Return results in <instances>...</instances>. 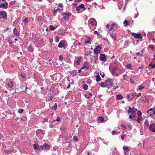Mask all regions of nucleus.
<instances>
[{
    "label": "nucleus",
    "instance_id": "62",
    "mask_svg": "<svg viewBox=\"0 0 155 155\" xmlns=\"http://www.w3.org/2000/svg\"><path fill=\"white\" fill-rule=\"evenodd\" d=\"M125 155H128V151H125L124 153Z\"/></svg>",
    "mask_w": 155,
    "mask_h": 155
},
{
    "label": "nucleus",
    "instance_id": "26",
    "mask_svg": "<svg viewBox=\"0 0 155 155\" xmlns=\"http://www.w3.org/2000/svg\"><path fill=\"white\" fill-rule=\"evenodd\" d=\"M153 60H155V58H153ZM149 66L151 68V69H153V68H155V62L154 63V64L153 65L151 64H149Z\"/></svg>",
    "mask_w": 155,
    "mask_h": 155
},
{
    "label": "nucleus",
    "instance_id": "28",
    "mask_svg": "<svg viewBox=\"0 0 155 155\" xmlns=\"http://www.w3.org/2000/svg\"><path fill=\"white\" fill-rule=\"evenodd\" d=\"M83 89L85 90H87L88 89V85L86 84H84L83 86Z\"/></svg>",
    "mask_w": 155,
    "mask_h": 155
},
{
    "label": "nucleus",
    "instance_id": "42",
    "mask_svg": "<svg viewBox=\"0 0 155 155\" xmlns=\"http://www.w3.org/2000/svg\"><path fill=\"white\" fill-rule=\"evenodd\" d=\"M80 9L78 7L77 8H76V10L77 11V12L78 13H80L81 12H82L83 11H81V12L80 11Z\"/></svg>",
    "mask_w": 155,
    "mask_h": 155
},
{
    "label": "nucleus",
    "instance_id": "64",
    "mask_svg": "<svg viewBox=\"0 0 155 155\" xmlns=\"http://www.w3.org/2000/svg\"><path fill=\"white\" fill-rule=\"evenodd\" d=\"M116 132L114 131H112V134L113 135H114L115 134Z\"/></svg>",
    "mask_w": 155,
    "mask_h": 155
},
{
    "label": "nucleus",
    "instance_id": "40",
    "mask_svg": "<svg viewBox=\"0 0 155 155\" xmlns=\"http://www.w3.org/2000/svg\"><path fill=\"white\" fill-rule=\"evenodd\" d=\"M100 74L102 78H104V77L105 74L103 72H100Z\"/></svg>",
    "mask_w": 155,
    "mask_h": 155
},
{
    "label": "nucleus",
    "instance_id": "17",
    "mask_svg": "<svg viewBox=\"0 0 155 155\" xmlns=\"http://www.w3.org/2000/svg\"><path fill=\"white\" fill-rule=\"evenodd\" d=\"M96 75L95 76L96 80L98 82L101 80V79L99 74L96 73Z\"/></svg>",
    "mask_w": 155,
    "mask_h": 155
},
{
    "label": "nucleus",
    "instance_id": "31",
    "mask_svg": "<svg viewBox=\"0 0 155 155\" xmlns=\"http://www.w3.org/2000/svg\"><path fill=\"white\" fill-rule=\"evenodd\" d=\"M110 36L111 38H113L115 40H116L117 38L115 35H114L113 34H111Z\"/></svg>",
    "mask_w": 155,
    "mask_h": 155
},
{
    "label": "nucleus",
    "instance_id": "57",
    "mask_svg": "<svg viewBox=\"0 0 155 155\" xmlns=\"http://www.w3.org/2000/svg\"><path fill=\"white\" fill-rule=\"evenodd\" d=\"M130 81L131 82V83H134V80H133V79L131 78L130 79Z\"/></svg>",
    "mask_w": 155,
    "mask_h": 155
},
{
    "label": "nucleus",
    "instance_id": "6",
    "mask_svg": "<svg viewBox=\"0 0 155 155\" xmlns=\"http://www.w3.org/2000/svg\"><path fill=\"white\" fill-rule=\"evenodd\" d=\"M7 17V14L5 11L0 12V19H5Z\"/></svg>",
    "mask_w": 155,
    "mask_h": 155
},
{
    "label": "nucleus",
    "instance_id": "46",
    "mask_svg": "<svg viewBox=\"0 0 155 155\" xmlns=\"http://www.w3.org/2000/svg\"><path fill=\"white\" fill-rule=\"evenodd\" d=\"M154 109V108H150V109H149L147 111V113H149V111H153Z\"/></svg>",
    "mask_w": 155,
    "mask_h": 155
},
{
    "label": "nucleus",
    "instance_id": "44",
    "mask_svg": "<svg viewBox=\"0 0 155 155\" xmlns=\"http://www.w3.org/2000/svg\"><path fill=\"white\" fill-rule=\"evenodd\" d=\"M154 45H149V47L150 48H151L152 50H153L154 48Z\"/></svg>",
    "mask_w": 155,
    "mask_h": 155
},
{
    "label": "nucleus",
    "instance_id": "29",
    "mask_svg": "<svg viewBox=\"0 0 155 155\" xmlns=\"http://www.w3.org/2000/svg\"><path fill=\"white\" fill-rule=\"evenodd\" d=\"M123 23L124 26H126L129 25V21L125 20L124 21Z\"/></svg>",
    "mask_w": 155,
    "mask_h": 155
},
{
    "label": "nucleus",
    "instance_id": "43",
    "mask_svg": "<svg viewBox=\"0 0 155 155\" xmlns=\"http://www.w3.org/2000/svg\"><path fill=\"white\" fill-rule=\"evenodd\" d=\"M144 124L145 125L147 126H148L149 125V123L148 120H145Z\"/></svg>",
    "mask_w": 155,
    "mask_h": 155
},
{
    "label": "nucleus",
    "instance_id": "33",
    "mask_svg": "<svg viewBox=\"0 0 155 155\" xmlns=\"http://www.w3.org/2000/svg\"><path fill=\"white\" fill-rule=\"evenodd\" d=\"M20 75L24 78H25L26 77V74L24 73H21Z\"/></svg>",
    "mask_w": 155,
    "mask_h": 155
},
{
    "label": "nucleus",
    "instance_id": "21",
    "mask_svg": "<svg viewBox=\"0 0 155 155\" xmlns=\"http://www.w3.org/2000/svg\"><path fill=\"white\" fill-rule=\"evenodd\" d=\"M78 7L79 8H80V9H83V10H82L83 11H84L85 10V8L84 7V5L83 4H82L81 5H79L78 6Z\"/></svg>",
    "mask_w": 155,
    "mask_h": 155
},
{
    "label": "nucleus",
    "instance_id": "58",
    "mask_svg": "<svg viewBox=\"0 0 155 155\" xmlns=\"http://www.w3.org/2000/svg\"><path fill=\"white\" fill-rule=\"evenodd\" d=\"M121 126H122L123 129H126V127L123 124H122Z\"/></svg>",
    "mask_w": 155,
    "mask_h": 155
},
{
    "label": "nucleus",
    "instance_id": "55",
    "mask_svg": "<svg viewBox=\"0 0 155 155\" xmlns=\"http://www.w3.org/2000/svg\"><path fill=\"white\" fill-rule=\"evenodd\" d=\"M136 54H137V55H138L140 56H142V54H141L140 53V52H138Z\"/></svg>",
    "mask_w": 155,
    "mask_h": 155
},
{
    "label": "nucleus",
    "instance_id": "5",
    "mask_svg": "<svg viewBox=\"0 0 155 155\" xmlns=\"http://www.w3.org/2000/svg\"><path fill=\"white\" fill-rule=\"evenodd\" d=\"M71 15V13L69 12L68 13L66 12H62L61 13V15L64 17L63 19L65 20H68L69 17H70Z\"/></svg>",
    "mask_w": 155,
    "mask_h": 155
},
{
    "label": "nucleus",
    "instance_id": "7",
    "mask_svg": "<svg viewBox=\"0 0 155 155\" xmlns=\"http://www.w3.org/2000/svg\"><path fill=\"white\" fill-rule=\"evenodd\" d=\"M100 61H107V58L106 56L104 54H101L100 57Z\"/></svg>",
    "mask_w": 155,
    "mask_h": 155
},
{
    "label": "nucleus",
    "instance_id": "2",
    "mask_svg": "<svg viewBox=\"0 0 155 155\" xmlns=\"http://www.w3.org/2000/svg\"><path fill=\"white\" fill-rule=\"evenodd\" d=\"M50 149L49 146L47 143L44 144L43 146H41L39 149V150L41 151L42 150L47 151Z\"/></svg>",
    "mask_w": 155,
    "mask_h": 155
},
{
    "label": "nucleus",
    "instance_id": "61",
    "mask_svg": "<svg viewBox=\"0 0 155 155\" xmlns=\"http://www.w3.org/2000/svg\"><path fill=\"white\" fill-rule=\"evenodd\" d=\"M94 34H97L98 35H99V32H97V31H94Z\"/></svg>",
    "mask_w": 155,
    "mask_h": 155
},
{
    "label": "nucleus",
    "instance_id": "50",
    "mask_svg": "<svg viewBox=\"0 0 155 155\" xmlns=\"http://www.w3.org/2000/svg\"><path fill=\"white\" fill-rule=\"evenodd\" d=\"M72 5H74L76 7V8H77V7H78V4H77L73 3L72 4Z\"/></svg>",
    "mask_w": 155,
    "mask_h": 155
},
{
    "label": "nucleus",
    "instance_id": "45",
    "mask_svg": "<svg viewBox=\"0 0 155 155\" xmlns=\"http://www.w3.org/2000/svg\"><path fill=\"white\" fill-rule=\"evenodd\" d=\"M137 116H141L142 113H141V112L140 111H138L137 112Z\"/></svg>",
    "mask_w": 155,
    "mask_h": 155
},
{
    "label": "nucleus",
    "instance_id": "13",
    "mask_svg": "<svg viewBox=\"0 0 155 155\" xmlns=\"http://www.w3.org/2000/svg\"><path fill=\"white\" fill-rule=\"evenodd\" d=\"M13 33L16 36H18L20 35V33L18 31L16 28L13 29Z\"/></svg>",
    "mask_w": 155,
    "mask_h": 155
},
{
    "label": "nucleus",
    "instance_id": "56",
    "mask_svg": "<svg viewBox=\"0 0 155 155\" xmlns=\"http://www.w3.org/2000/svg\"><path fill=\"white\" fill-rule=\"evenodd\" d=\"M60 120V117H57V119L56 120V121H59Z\"/></svg>",
    "mask_w": 155,
    "mask_h": 155
},
{
    "label": "nucleus",
    "instance_id": "15",
    "mask_svg": "<svg viewBox=\"0 0 155 155\" xmlns=\"http://www.w3.org/2000/svg\"><path fill=\"white\" fill-rule=\"evenodd\" d=\"M8 87L9 89H11L12 88L14 85L12 81H10L7 84Z\"/></svg>",
    "mask_w": 155,
    "mask_h": 155
},
{
    "label": "nucleus",
    "instance_id": "51",
    "mask_svg": "<svg viewBox=\"0 0 155 155\" xmlns=\"http://www.w3.org/2000/svg\"><path fill=\"white\" fill-rule=\"evenodd\" d=\"M124 77L123 78V79L124 80H126L127 79V75L125 74L124 75Z\"/></svg>",
    "mask_w": 155,
    "mask_h": 155
},
{
    "label": "nucleus",
    "instance_id": "60",
    "mask_svg": "<svg viewBox=\"0 0 155 155\" xmlns=\"http://www.w3.org/2000/svg\"><path fill=\"white\" fill-rule=\"evenodd\" d=\"M142 98H144V97H142ZM145 100H144V101L146 102H148V99L147 98H146V97H145Z\"/></svg>",
    "mask_w": 155,
    "mask_h": 155
},
{
    "label": "nucleus",
    "instance_id": "20",
    "mask_svg": "<svg viewBox=\"0 0 155 155\" xmlns=\"http://www.w3.org/2000/svg\"><path fill=\"white\" fill-rule=\"evenodd\" d=\"M50 30V31L54 30L57 28L56 26H54L52 25H50L49 26Z\"/></svg>",
    "mask_w": 155,
    "mask_h": 155
},
{
    "label": "nucleus",
    "instance_id": "16",
    "mask_svg": "<svg viewBox=\"0 0 155 155\" xmlns=\"http://www.w3.org/2000/svg\"><path fill=\"white\" fill-rule=\"evenodd\" d=\"M84 67H85L86 69H89L90 68V65L89 63L87 62H84Z\"/></svg>",
    "mask_w": 155,
    "mask_h": 155
},
{
    "label": "nucleus",
    "instance_id": "11",
    "mask_svg": "<svg viewBox=\"0 0 155 155\" xmlns=\"http://www.w3.org/2000/svg\"><path fill=\"white\" fill-rule=\"evenodd\" d=\"M111 27L109 29V31H110L113 30H115L117 29V25L114 24V23H112L111 25Z\"/></svg>",
    "mask_w": 155,
    "mask_h": 155
},
{
    "label": "nucleus",
    "instance_id": "41",
    "mask_svg": "<svg viewBox=\"0 0 155 155\" xmlns=\"http://www.w3.org/2000/svg\"><path fill=\"white\" fill-rule=\"evenodd\" d=\"M96 48H97V49H98V51L100 52V51L101 50V47L99 45L97 46H96Z\"/></svg>",
    "mask_w": 155,
    "mask_h": 155
},
{
    "label": "nucleus",
    "instance_id": "3",
    "mask_svg": "<svg viewBox=\"0 0 155 155\" xmlns=\"http://www.w3.org/2000/svg\"><path fill=\"white\" fill-rule=\"evenodd\" d=\"M97 24L96 20L94 18H91L89 20L88 25L90 27L92 25H96Z\"/></svg>",
    "mask_w": 155,
    "mask_h": 155
},
{
    "label": "nucleus",
    "instance_id": "63",
    "mask_svg": "<svg viewBox=\"0 0 155 155\" xmlns=\"http://www.w3.org/2000/svg\"><path fill=\"white\" fill-rule=\"evenodd\" d=\"M103 39L105 41H106L107 42H108V40L106 38H104Z\"/></svg>",
    "mask_w": 155,
    "mask_h": 155
},
{
    "label": "nucleus",
    "instance_id": "22",
    "mask_svg": "<svg viewBox=\"0 0 155 155\" xmlns=\"http://www.w3.org/2000/svg\"><path fill=\"white\" fill-rule=\"evenodd\" d=\"M81 58L79 57L78 58L76 61V63L77 64V65H79L80 64V63L81 62Z\"/></svg>",
    "mask_w": 155,
    "mask_h": 155
},
{
    "label": "nucleus",
    "instance_id": "25",
    "mask_svg": "<svg viewBox=\"0 0 155 155\" xmlns=\"http://www.w3.org/2000/svg\"><path fill=\"white\" fill-rule=\"evenodd\" d=\"M123 149L124 150L127 151H129L130 150L129 149L128 147L124 146L123 147Z\"/></svg>",
    "mask_w": 155,
    "mask_h": 155
},
{
    "label": "nucleus",
    "instance_id": "19",
    "mask_svg": "<svg viewBox=\"0 0 155 155\" xmlns=\"http://www.w3.org/2000/svg\"><path fill=\"white\" fill-rule=\"evenodd\" d=\"M141 95L140 93H137L135 92H133L132 94V96H135L136 97H139Z\"/></svg>",
    "mask_w": 155,
    "mask_h": 155
},
{
    "label": "nucleus",
    "instance_id": "34",
    "mask_svg": "<svg viewBox=\"0 0 155 155\" xmlns=\"http://www.w3.org/2000/svg\"><path fill=\"white\" fill-rule=\"evenodd\" d=\"M104 118H103L102 117H99L98 118V120L99 121L101 122H102L104 120Z\"/></svg>",
    "mask_w": 155,
    "mask_h": 155
},
{
    "label": "nucleus",
    "instance_id": "10",
    "mask_svg": "<svg viewBox=\"0 0 155 155\" xmlns=\"http://www.w3.org/2000/svg\"><path fill=\"white\" fill-rule=\"evenodd\" d=\"M8 7V4L7 2H5V3L0 4V8L4 9H6Z\"/></svg>",
    "mask_w": 155,
    "mask_h": 155
},
{
    "label": "nucleus",
    "instance_id": "36",
    "mask_svg": "<svg viewBox=\"0 0 155 155\" xmlns=\"http://www.w3.org/2000/svg\"><path fill=\"white\" fill-rule=\"evenodd\" d=\"M126 67L127 69H130L131 67V65L130 64H129L126 65Z\"/></svg>",
    "mask_w": 155,
    "mask_h": 155
},
{
    "label": "nucleus",
    "instance_id": "39",
    "mask_svg": "<svg viewBox=\"0 0 155 155\" xmlns=\"http://www.w3.org/2000/svg\"><path fill=\"white\" fill-rule=\"evenodd\" d=\"M57 104L55 103L54 106L52 108V109L54 110H55L57 109Z\"/></svg>",
    "mask_w": 155,
    "mask_h": 155
},
{
    "label": "nucleus",
    "instance_id": "4",
    "mask_svg": "<svg viewBox=\"0 0 155 155\" xmlns=\"http://www.w3.org/2000/svg\"><path fill=\"white\" fill-rule=\"evenodd\" d=\"M128 113H130L132 114H133L134 117H136V112L137 111V109L133 107L131 108V107H129Z\"/></svg>",
    "mask_w": 155,
    "mask_h": 155
},
{
    "label": "nucleus",
    "instance_id": "37",
    "mask_svg": "<svg viewBox=\"0 0 155 155\" xmlns=\"http://www.w3.org/2000/svg\"><path fill=\"white\" fill-rule=\"evenodd\" d=\"M73 140L75 141H77L78 140V139L77 136H74L73 138Z\"/></svg>",
    "mask_w": 155,
    "mask_h": 155
},
{
    "label": "nucleus",
    "instance_id": "54",
    "mask_svg": "<svg viewBox=\"0 0 155 155\" xmlns=\"http://www.w3.org/2000/svg\"><path fill=\"white\" fill-rule=\"evenodd\" d=\"M56 42H58L59 41V38L58 37H56L55 39Z\"/></svg>",
    "mask_w": 155,
    "mask_h": 155
},
{
    "label": "nucleus",
    "instance_id": "27",
    "mask_svg": "<svg viewBox=\"0 0 155 155\" xmlns=\"http://www.w3.org/2000/svg\"><path fill=\"white\" fill-rule=\"evenodd\" d=\"M28 49L29 51L31 52H33L34 51V49L31 46H30L28 47Z\"/></svg>",
    "mask_w": 155,
    "mask_h": 155
},
{
    "label": "nucleus",
    "instance_id": "49",
    "mask_svg": "<svg viewBox=\"0 0 155 155\" xmlns=\"http://www.w3.org/2000/svg\"><path fill=\"white\" fill-rule=\"evenodd\" d=\"M28 90H30V88H28L27 86L26 87V88H25V91L26 93H27V91H28Z\"/></svg>",
    "mask_w": 155,
    "mask_h": 155
},
{
    "label": "nucleus",
    "instance_id": "52",
    "mask_svg": "<svg viewBox=\"0 0 155 155\" xmlns=\"http://www.w3.org/2000/svg\"><path fill=\"white\" fill-rule=\"evenodd\" d=\"M134 117L133 114V115H130L129 116V118L130 119H132L134 118V117Z\"/></svg>",
    "mask_w": 155,
    "mask_h": 155
},
{
    "label": "nucleus",
    "instance_id": "32",
    "mask_svg": "<svg viewBox=\"0 0 155 155\" xmlns=\"http://www.w3.org/2000/svg\"><path fill=\"white\" fill-rule=\"evenodd\" d=\"M91 40V38L90 37H88L87 39H86L85 43H89L90 42V41Z\"/></svg>",
    "mask_w": 155,
    "mask_h": 155
},
{
    "label": "nucleus",
    "instance_id": "24",
    "mask_svg": "<svg viewBox=\"0 0 155 155\" xmlns=\"http://www.w3.org/2000/svg\"><path fill=\"white\" fill-rule=\"evenodd\" d=\"M34 148L35 150H39V149L40 148V147H39V145L38 144H35L33 145Z\"/></svg>",
    "mask_w": 155,
    "mask_h": 155
},
{
    "label": "nucleus",
    "instance_id": "48",
    "mask_svg": "<svg viewBox=\"0 0 155 155\" xmlns=\"http://www.w3.org/2000/svg\"><path fill=\"white\" fill-rule=\"evenodd\" d=\"M63 59V57L62 55H60L59 57V60L60 61H62Z\"/></svg>",
    "mask_w": 155,
    "mask_h": 155
},
{
    "label": "nucleus",
    "instance_id": "8",
    "mask_svg": "<svg viewBox=\"0 0 155 155\" xmlns=\"http://www.w3.org/2000/svg\"><path fill=\"white\" fill-rule=\"evenodd\" d=\"M66 46L65 41L64 40H62L60 41L58 45V47L60 48H64Z\"/></svg>",
    "mask_w": 155,
    "mask_h": 155
},
{
    "label": "nucleus",
    "instance_id": "12",
    "mask_svg": "<svg viewBox=\"0 0 155 155\" xmlns=\"http://www.w3.org/2000/svg\"><path fill=\"white\" fill-rule=\"evenodd\" d=\"M149 128L152 132H155V124H150V125Z\"/></svg>",
    "mask_w": 155,
    "mask_h": 155
},
{
    "label": "nucleus",
    "instance_id": "47",
    "mask_svg": "<svg viewBox=\"0 0 155 155\" xmlns=\"http://www.w3.org/2000/svg\"><path fill=\"white\" fill-rule=\"evenodd\" d=\"M24 22L28 23V22L27 18H25L23 21Z\"/></svg>",
    "mask_w": 155,
    "mask_h": 155
},
{
    "label": "nucleus",
    "instance_id": "9",
    "mask_svg": "<svg viewBox=\"0 0 155 155\" xmlns=\"http://www.w3.org/2000/svg\"><path fill=\"white\" fill-rule=\"evenodd\" d=\"M131 35L135 38L140 39H142V38L141 34H137L134 33H132Z\"/></svg>",
    "mask_w": 155,
    "mask_h": 155
},
{
    "label": "nucleus",
    "instance_id": "53",
    "mask_svg": "<svg viewBox=\"0 0 155 155\" xmlns=\"http://www.w3.org/2000/svg\"><path fill=\"white\" fill-rule=\"evenodd\" d=\"M98 57V55L97 54H96V55L94 56V59H95V61H96V59Z\"/></svg>",
    "mask_w": 155,
    "mask_h": 155
},
{
    "label": "nucleus",
    "instance_id": "23",
    "mask_svg": "<svg viewBox=\"0 0 155 155\" xmlns=\"http://www.w3.org/2000/svg\"><path fill=\"white\" fill-rule=\"evenodd\" d=\"M142 117L141 116H138V118L137 120V121L138 123H140V121L142 120Z\"/></svg>",
    "mask_w": 155,
    "mask_h": 155
},
{
    "label": "nucleus",
    "instance_id": "35",
    "mask_svg": "<svg viewBox=\"0 0 155 155\" xmlns=\"http://www.w3.org/2000/svg\"><path fill=\"white\" fill-rule=\"evenodd\" d=\"M94 51L95 52V53L96 54H97V53H100V52L98 51V49H97V48H94Z\"/></svg>",
    "mask_w": 155,
    "mask_h": 155
},
{
    "label": "nucleus",
    "instance_id": "38",
    "mask_svg": "<svg viewBox=\"0 0 155 155\" xmlns=\"http://www.w3.org/2000/svg\"><path fill=\"white\" fill-rule=\"evenodd\" d=\"M23 111V110L21 109H20L18 110V112L19 114H21Z\"/></svg>",
    "mask_w": 155,
    "mask_h": 155
},
{
    "label": "nucleus",
    "instance_id": "1",
    "mask_svg": "<svg viewBox=\"0 0 155 155\" xmlns=\"http://www.w3.org/2000/svg\"><path fill=\"white\" fill-rule=\"evenodd\" d=\"M113 83V80L112 79L108 78L104 82H101L100 85L102 87H107L109 88L111 87Z\"/></svg>",
    "mask_w": 155,
    "mask_h": 155
},
{
    "label": "nucleus",
    "instance_id": "30",
    "mask_svg": "<svg viewBox=\"0 0 155 155\" xmlns=\"http://www.w3.org/2000/svg\"><path fill=\"white\" fill-rule=\"evenodd\" d=\"M144 88V87L142 86L141 85H139L137 87V89H138L140 91L142 90Z\"/></svg>",
    "mask_w": 155,
    "mask_h": 155
},
{
    "label": "nucleus",
    "instance_id": "59",
    "mask_svg": "<svg viewBox=\"0 0 155 155\" xmlns=\"http://www.w3.org/2000/svg\"><path fill=\"white\" fill-rule=\"evenodd\" d=\"M154 115L153 114V113L152 114H150V116L152 118L154 117Z\"/></svg>",
    "mask_w": 155,
    "mask_h": 155
},
{
    "label": "nucleus",
    "instance_id": "14",
    "mask_svg": "<svg viewBox=\"0 0 155 155\" xmlns=\"http://www.w3.org/2000/svg\"><path fill=\"white\" fill-rule=\"evenodd\" d=\"M44 132H45L44 130L40 129H38L37 130L36 132V134L37 135H41L44 134Z\"/></svg>",
    "mask_w": 155,
    "mask_h": 155
},
{
    "label": "nucleus",
    "instance_id": "18",
    "mask_svg": "<svg viewBox=\"0 0 155 155\" xmlns=\"http://www.w3.org/2000/svg\"><path fill=\"white\" fill-rule=\"evenodd\" d=\"M117 68V69H116L115 71L114 72L116 73V75L117 76L119 74H120L121 73L120 72L121 70L119 69H118L117 68Z\"/></svg>",
    "mask_w": 155,
    "mask_h": 155
}]
</instances>
